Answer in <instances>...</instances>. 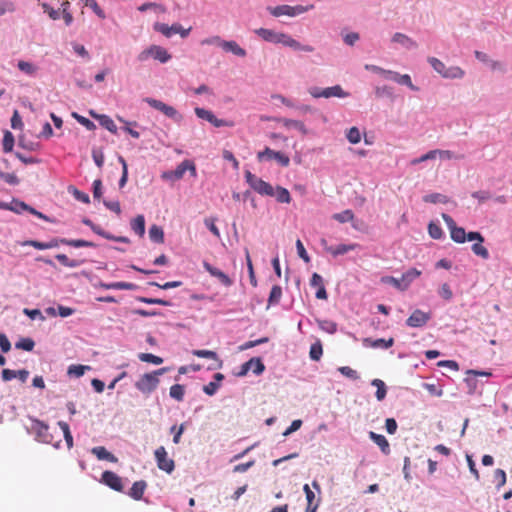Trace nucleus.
I'll use <instances>...</instances> for the list:
<instances>
[{
  "mask_svg": "<svg viewBox=\"0 0 512 512\" xmlns=\"http://www.w3.org/2000/svg\"><path fill=\"white\" fill-rule=\"evenodd\" d=\"M90 367L86 365H71L68 368V374L70 376H74L76 378H80L85 374L86 370H89Z\"/></svg>",
  "mask_w": 512,
  "mask_h": 512,
  "instance_id": "de8ad7c7",
  "label": "nucleus"
},
{
  "mask_svg": "<svg viewBox=\"0 0 512 512\" xmlns=\"http://www.w3.org/2000/svg\"><path fill=\"white\" fill-rule=\"evenodd\" d=\"M252 366H257V369H254L255 374H260L265 370V365H263L260 358H251L245 363L241 365L240 373L238 376H244L251 370Z\"/></svg>",
  "mask_w": 512,
  "mask_h": 512,
  "instance_id": "aec40b11",
  "label": "nucleus"
},
{
  "mask_svg": "<svg viewBox=\"0 0 512 512\" xmlns=\"http://www.w3.org/2000/svg\"><path fill=\"white\" fill-rule=\"evenodd\" d=\"M203 268H204V270H206V272L210 273L211 276L218 279V281H220V283L223 286L229 287L232 285V279L230 277H228V275L225 274L220 269L212 266L211 264H209L207 262H203Z\"/></svg>",
  "mask_w": 512,
  "mask_h": 512,
  "instance_id": "6ab92c4d",
  "label": "nucleus"
},
{
  "mask_svg": "<svg viewBox=\"0 0 512 512\" xmlns=\"http://www.w3.org/2000/svg\"><path fill=\"white\" fill-rule=\"evenodd\" d=\"M282 296V289L280 286L275 285L271 288L269 296V305H275L280 302Z\"/></svg>",
  "mask_w": 512,
  "mask_h": 512,
  "instance_id": "09e8293b",
  "label": "nucleus"
},
{
  "mask_svg": "<svg viewBox=\"0 0 512 512\" xmlns=\"http://www.w3.org/2000/svg\"><path fill=\"white\" fill-rule=\"evenodd\" d=\"M274 44H281V45L290 47L291 49L301 50V51H304L306 53L313 52V47L312 46H310V45H302V44L298 43L297 40H295L294 38L289 36L288 34L282 33V32H280L279 35H277L276 40L274 41Z\"/></svg>",
  "mask_w": 512,
  "mask_h": 512,
  "instance_id": "f8f14e48",
  "label": "nucleus"
},
{
  "mask_svg": "<svg viewBox=\"0 0 512 512\" xmlns=\"http://www.w3.org/2000/svg\"><path fill=\"white\" fill-rule=\"evenodd\" d=\"M428 233L431 238L436 239V240L441 239L443 236L442 228H440L439 225H437L433 222H430L428 224Z\"/></svg>",
  "mask_w": 512,
  "mask_h": 512,
  "instance_id": "6e6d98bb",
  "label": "nucleus"
},
{
  "mask_svg": "<svg viewBox=\"0 0 512 512\" xmlns=\"http://www.w3.org/2000/svg\"><path fill=\"white\" fill-rule=\"evenodd\" d=\"M310 95L314 98H326L329 99L331 97H339L345 98L349 96L348 92H345L340 85H335L333 87H326L321 89L319 87H312L310 89Z\"/></svg>",
  "mask_w": 512,
  "mask_h": 512,
  "instance_id": "1a4fd4ad",
  "label": "nucleus"
},
{
  "mask_svg": "<svg viewBox=\"0 0 512 512\" xmlns=\"http://www.w3.org/2000/svg\"><path fill=\"white\" fill-rule=\"evenodd\" d=\"M339 372L341 375H343L346 378H350L353 380L359 379V374L349 366H341L339 368Z\"/></svg>",
  "mask_w": 512,
  "mask_h": 512,
  "instance_id": "e2e57ef3",
  "label": "nucleus"
},
{
  "mask_svg": "<svg viewBox=\"0 0 512 512\" xmlns=\"http://www.w3.org/2000/svg\"><path fill=\"white\" fill-rule=\"evenodd\" d=\"M421 275V271L416 268H410L403 273L400 279L394 278L393 276H383L380 281L384 284H390L399 291H405L409 288L411 282Z\"/></svg>",
  "mask_w": 512,
  "mask_h": 512,
  "instance_id": "f03ea898",
  "label": "nucleus"
},
{
  "mask_svg": "<svg viewBox=\"0 0 512 512\" xmlns=\"http://www.w3.org/2000/svg\"><path fill=\"white\" fill-rule=\"evenodd\" d=\"M138 358L143 362H147L156 366L163 363V358L158 357L157 355L154 354L142 353L138 354Z\"/></svg>",
  "mask_w": 512,
  "mask_h": 512,
  "instance_id": "c03bdc74",
  "label": "nucleus"
},
{
  "mask_svg": "<svg viewBox=\"0 0 512 512\" xmlns=\"http://www.w3.org/2000/svg\"><path fill=\"white\" fill-rule=\"evenodd\" d=\"M149 238L153 242H156L158 244H162L164 242V232H163V229L160 226L156 225V224L151 225L150 228H149Z\"/></svg>",
  "mask_w": 512,
  "mask_h": 512,
  "instance_id": "72a5a7b5",
  "label": "nucleus"
},
{
  "mask_svg": "<svg viewBox=\"0 0 512 512\" xmlns=\"http://www.w3.org/2000/svg\"><path fill=\"white\" fill-rule=\"evenodd\" d=\"M100 287L104 289H114V290H134L137 288L135 284L127 283V282H115V283H100Z\"/></svg>",
  "mask_w": 512,
  "mask_h": 512,
  "instance_id": "473e14b6",
  "label": "nucleus"
},
{
  "mask_svg": "<svg viewBox=\"0 0 512 512\" xmlns=\"http://www.w3.org/2000/svg\"><path fill=\"white\" fill-rule=\"evenodd\" d=\"M153 29L158 33L163 34V36L165 37H170L174 34H179L183 38L187 37L189 32L191 31V28L184 29L180 24H173L169 26L167 24L159 22L153 24Z\"/></svg>",
  "mask_w": 512,
  "mask_h": 512,
  "instance_id": "9b49d317",
  "label": "nucleus"
},
{
  "mask_svg": "<svg viewBox=\"0 0 512 512\" xmlns=\"http://www.w3.org/2000/svg\"><path fill=\"white\" fill-rule=\"evenodd\" d=\"M147 488V482L144 480H140L134 482L132 487L129 489V496L134 500H140L143 498L144 491Z\"/></svg>",
  "mask_w": 512,
  "mask_h": 512,
  "instance_id": "a878e982",
  "label": "nucleus"
},
{
  "mask_svg": "<svg viewBox=\"0 0 512 512\" xmlns=\"http://www.w3.org/2000/svg\"><path fill=\"white\" fill-rule=\"evenodd\" d=\"M15 11V5L12 1H0V16Z\"/></svg>",
  "mask_w": 512,
  "mask_h": 512,
  "instance_id": "774afa93",
  "label": "nucleus"
},
{
  "mask_svg": "<svg viewBox=\"0 0 512 512\" xmlns=\"http://www.w3.org/2000/svg\"><path fill=\"white\" fill-rule=\"evenodd\" d=\"M154 457H156L157 466L159 469L171 474L174 470L173 459L168 458L167 451L163 446L159 447L154 451Z\"/></svg>",
  "mask_w": 512,
  "mask_h": 512,
  "instance_id": "2eb2a0df",
  "label": "nucleus"
},
{
  "mask_svg": "<svg viewBox=\"0 0 512 512\" xmlns=\"http://www.w3.org/2000/svg\"><path fill=\"white\" fill-rule=\"evenodd\" d=\"M333 219L339 221L340 223H345L354 220V212L350 209H346L342 212L335 213L333 215Z\"/></svg>",
  "mask_w": 512,
  "mask_h": 512,
  "instance_id": "a18cd8bd",
  "label": "nucleus"
},
{
  "mask_svg": "<svg viewBox=\"0 0 512 512\" xmlns=\"http://www.w3.org/2000/svg\"><path fill=\"white\" fill-rule=\"evenodd\" d=\"M186 171L191 172L192 177L197 175V170H195L194 163L191 160H184L179 163L176 169L162 173V178L164 180L177 181L183 178Z\"/></svg>",
  "mask_w": 512,
  "mask_h": 512,
  "instance_id": "423d86ee",
  "label": "nucleus"
},
{
  "mask_svg": "<svg viewBox=\"0 0 512 512\" xmlns=\"http://www.w3.org/2000/svg\"><path fill=\"white\" fill-rule=\"evenodd\" d=\"M90 115L95 119H98L100 125L104 126V128L109 130L110 133L116 134L118 131V127L115 125L113 119H111L108 115H98L93 111H90Z\"/></svg>",
  "mask_w": 512,
  "mask_h": 512,
  "instance_id": "b1692460",
  "label": "nucleus"
},
{
  "mask_svg": "<svg viewBox=\"0 0 512 512\" xmlns=\"http://www.w3.org/2000/svg\"><path fill=\"white\" fill-rule=\"evenodd\" d=\"M346 139H348L351 144L359 143L361 139L359 129L355 126L350 128L348 134H346Z\"/></svg>",
  "mask_w": 512,
  "mask_h": 512,
  "instance_id": "bf43d9fd",
  "label": "nucleus"
},
{
  "mask_svg": "<svg viewBox=\"0 0 512 512\" xmlns=\"http://www.w3.org/2000/svg\"><path fill=\"white\" fill-rule=\"evenodd\" d=\"M372 385L376 387V392H375L376 400H378V401L384 400V398L386 396V387H385L384 381L381 379H374L372 381Z\"/></svg>",
  "mask_w": 512,
  "mask_h": 512,
  "instance_id": "79ce46f5",
  "label": "nucleus"
},
{
  "mask_svg": "<svg viewBox=\"0 0 512 512\" xmlns=\"http://www.w3.org/2000/svg\"><path fill=\"white\" fill-rule=\"evenodd\" d=\"M258 162L265 160H275L281 167H288L290 165V158L280 151H274L266 147L265 150L257 153Z\"/></svg>",
  "mask_w": 512,
  "mask_h": 512,
  "instance_id": "9d476101",
  "label": "nucleus"
},
{
  "mask_svg": "<svg viewBox=\"0 0 512 512\" xmlns=\"http://www.w3.org/2000/svg\"><path fill=\"white\" fill-rule=\"evenodd\" d=\"M92 157L96 167L102 168L104 165V152L100 148H94L92 150Z\"/></svg>",
  "mask_w": 512,
  "mask_h": 512,
  "instance_id": "13d9d810",
  "label": "nucleus"
},
{
  "mask_svg": "<svg viewBox=\"0 0 512 512\" xmlns=\"http://www.w3.org/2000/svg\"><path fill=\"white\" fill-rule=\"evenodd\" d=\"M139 301L142 303H147L149 305H162V306H170V302L167 300H163L161 298H146V297H139Z\"/></svg>",
  "mask_w": 512,
  "mask_h": 512,
  "instance_id": "680f3d73",
  "label": "nucleus"
},
{
  "mask_svg": "<svg viewBox=\"0 0 512 512\" xmlns=\"http://www.w3.org/2000/svg\"><path fill=\"white\" fill-rule=\"evenodd\" d=\"M194 113H196L198 118L206 120L211 125H213V127H231L232 126V122H228L226 120L217 118L216 115H214L211 110H206L201 107H196V109H194Z\"/></svg>",
  "mask_w": 512,
  "mask_h": 512,
  "instance_id": "ddd939ff",
  "label": "nucleus"
},
{
  "mask_svg": "<svg viewBox=\"0 0 512 512\" xmlns=\"http://www.w3.org/2000/svg\"><path fill=\"white\" fill-rule=\"evenodd\" d=\"M61 245H69L74 248H82V247H94V243L88 240H68V239H60Z\"/></svg>",
  "mask_w": 512,
  "mask_h": 512,
  "instance_id": "a19ab883",
  "label": "nucleus"
},
{
  "mask_svg": "<svg viewBox=\"0 0 512 512\" xmlns=\"http://www.w3.org/2000/svg\"><path fill=\"white\" fill-rule=\"evenodd\" d=\"M393 345H394V338H390V339L378 338L375 340H373L371 338L363 339V346H365V347L388 349V348L393 347Z\"/></svg>",
  "mask_w": 512,
  "mask_h": 512,
  "instance_id": "412c9836",
  "label": "nucleus"
},
{
  "mask_svg": "<svg viewBox=\"0 0 512 512\" xmlns=\"http://www.w3.org/2000/svg\"><path fill=\"white\" fill-rule=\"evenodd\" d=\"M192 355L197 358H207L215 361V366L210 367V369H219L222 367V360L219 359L217 353L212 350H194L192 351Z\"/></svg>",
  "mask_w": 512,
  "mask_h": 512,
  "instance_id": "5701e85b",
  "label": "nucleus"
},
{
  "mask_svg": "<svg viewBox=\"0 0 512 512\" xmlns=\"http://www.w3.org/2000/svg\"><path fill=\"white\" fill-rule=\"evenodd\" d=\"M0 178L10 185H17L19 183V178L16 177L15 173H4L0 170Z\"/></svg>",
  "mask_w": 512,
  "mask_h": 512,
  "instance_id": "69168bd1",
  "label": "nucleus"
},
{
  "mask_svg": "<svg viewBox=\"0 0 512 512\" xmlns=\"http://www.w3.org/2000/svg\"><path fill=\"white\" fill-rule=\"evenodd\" d=\"M83 2H84V6L91 8L93 10L94 14L96 16H98L100 19L105 18L104 10L102 8H100V6L97 4V2L95 0H86Z\"/></svg>",
  "mask_w": 512,
  "mask_h": 512,
  "instance_id": "3c124183",
  "label": "nucleus"
},
{
  "mask_svg": "<svg viewBox=\"0 0 512 512\" xmlns=\"http://www.w3.org/2000/svg\"><path fill=\"white\" fill-rule=\"evenodd\" d=\"M467 239L468 241H477V243L472 245V251L475 255L483 259L488 258V250L482 245L483 236L480 232H468Z\"/></svg>",
  "mask_w": 512,
  "mask_h": 512,
  "instance_id": "f3484780",
  "label": "nucleus"
},
{
  "mask_svg": "<svg viewBox=\"0 0 512 512\" xmlns=\"http://www.w3.org/2000/svg\"><path fill=\"white\" fill-rule=\"evenodd\" d=\"M320 243L322 247H324L325 252L334 257H339L354 251L355 249H359V244H339L336 246H329L325 239H321Z\"/></svg>",
  "mask_w": 512,
  "mask_h": 512,
  "instance_id": "4468645a",
  "label": "nucleus"
},
{
  "mask_svg": "<svg viewBox=\"0 0 512 512\" xmlns=\"http://www.w3.org/2000/svg\"><path fill=\"white\" fill-rule=\"evenodd\" d=\"M55 259L59 261V263L68 268H76L81 265L79 260H70L65 254H58L55 256Z\"/></svg>",
  "mask_w": 512,
  "mask_h": 512,
  "instance_id": "37998d69",
  "label": "nucleus"
},
{
  "mask_svg": "<svg viewBox=\"0 0 512 512\" xmlns=\"http://www.w3.org/2000/svg\"><path fill=\"white\" fill-rule=\"evenodd\" d=\"M313 9V5L302 6V5H279L270 10V13L275 17L289 16L295 17L297 15L304 14Z\"/></svg>",
  "mask_w": 512,
  "mask_h": 512,
  "instance_id": "0eeeda50",
  "label": "nucleus"
},
{
  "mask_svg": "<svg viewBox=\"0 0 512 512\" xmlns=\"http://www.w3.org/2000/svg\"><path fill=\"white\" fill-rule=\"evenodd\" d=\"M102 482L115 491H123V482L118 474L113 471L105 470L102 474Z\"/></svg>",
  "mask_w": 512,
  "mask_h": 512,
  "instance_id": "a211bd4d",
  "label": "nucleus"
},
{
  "mask_svg": "<svg viewBox=\"0 0 512 512\" xmlns=\"http://www.w3.org/2000/svg\"><path fill=\"white\" fill-rule=\"evenodd\" d=\"M34 430H35V433H36V437H38V440L40 442H43V443H50V439H49V426L40 421V420H35L34 421Z\"/></svg>",
  "mask_w": 512,
  "mask_h": 512,
  "instance_id": "4be33fe9",
  "label": "nucleus"
},
{
  "mask_svg": "<svg viewBox=\"0 0 512 512\" xmlns=\"http://www.w3.org/2000/svg\"><path fill=\"white\" fill-rule=\"evenodd\" d=\"M449 233H451V238L454 242L464 243L465 241H468V233L464 231L463 227L449 229Z\"/></svg>",
  "mask_w": 512,
  "mask_h": 512,
  "instance_id": "4c0bfd02",
  "label": "nucleus"
},
{
  "mask_svg": "<svg viewBox=\"0 0 512 512\" xmlns=\"http://www.w3.org/2000/svg\"><path fill=\"white\" fill-rule=\"evenodd\" d=\"M277 122L282 124V126L286 128H294L298 130L299 132H301L302 135L307 134L305 125L299 120H294L290 118H279L277 119Z\"/></svg>",
  "mask_w": 512,
  "mask_h": 512,
  "instance_id": "bb28decb",
  "label": "nucleus"
},
{
  "mask_svg": "<svg viewBox=\"0 0 512 512\" xmlns=\"http://www.w3.org/2000/svg\"><path fill=\"white\" fill-rule=\"evenodd\" d=\"M221 48L228 53L234 54L237 57L246 56V51L243 48L239 47V45L236 43V41H233V40H230V41L226 40V42L221 43Z\"/></svg>",
  "mask_w": 512,
  "mask_h": 512,
  "instance_id": "c756f323",
  "label": "nucleus"
},
{
  "mask_svg": "<svg viewBox=\"0 0 512 512\" xmlns=\"http://www.w3.org/2000/svg\"><path fill=\"white\" fill-rule=\"evenodd\" d=\"M15 347L24 351H32L35 342L30 338H21L20 341L16 342Z\"/></svg>",
  "mask_w": 512,
  "mask_h": 512,
  "instance_id": "5fc2aeb1",
  "label": "nucleus"
},
{
  "mask_svg": "<svg viewBox=\"0 0 512 512\" xmlns=\"http://www.w3.org/2000/svg\"><path fill=\"white\" fill-rule=\"evenodd\" d=\"M204 225H206L207 229L211 231L213 236L220 238L221 233L219 232L217 226H216V219L215 218H206L204 219Z\"/></svg>",
  "mask_w": 512,
  "mask_h": 512,
  "instance_id": "052dcab7",
  "label": "nucleus"
},
{
  "mask_svg": "<svg viewBox=\"0 0 512 512\" xmlns=\"http://www.w3.org/2000/svg\"><path fill=\"white\" fill-rule=\"evenodd\" d=\"M388 77H390L391 80H393L399 84L406 85V86H408V88H410L412 90H416V87L411 82L410 76L407 74L400 75L396 72H393V74H390Z\"/></svg>",
  "mask_w": 512,
  "mask_h": 512,
  "instance_id": "e433bc0d",
  "label": "nucleus"
},
{
  "mask_svg": "<svg viewBox=\"0 0 512 512\" xmlns=\"http://www.w3.org/2000/svg\"><path fill=\"white\" fill-rule=\"evenodd\" d=\"M144 101H146V103H148V105L154 108L155 110L163 113V115L167 118L177 122L182 120V115H180L174 107L169 106L158 99L146 98L144 99Z\"/></svg>",
  "mask_w": 512,
  "mask_h": 512,
  "instance_id": "6e6552de",
  "label": "nucleus"
},
{
  "mask_svg": "<svg viewBox=\"0 0 512 512\" xmlns=\"http://www.w3.org/2000/svg\"><path fill=\"white\" fill-rule=\"evenodd\" d=\"M167 371V368H161L158 370H154L150 373H144L139 377L134 386H136L138 391L141 392L142 394L149 395L158 388L159 376L166 374Z\"/></svg>",
  "mask_w": 512,
  "mask_h": 512,
  "instance_id": "f257e3e1",
  "label": "nucleus"
},
{
  "mask_svg": "<svg viewBox=\"0 0 512 512\" xmlns=\"http://www.w3.org/2000/svg\"><path fill=\"white\" fill-rule=\"evenodd\" d=\"M245 178L248 186H250L256 193L269 197H273L275 194V189L269 182L257 177L252 172L247 170L245 172Z\"/></svg>",
  "mask_w": 512,
  "mask_h": 512,
  "instance_id": "20e7f679",
  "label": "nucleus"
},
{
  "mask_svg": "<svg viewBox=\"0 0 512 512\" xmlns=\"http://www.w3.org/2000/svg\"><path fill=\"white\" fill-rule=\"evenodd\" d=\"M58 425H59V428L61 429V431H63L66 445H68V448H71L72 447V436L70 433L69 424H67L64 421H59Z\"/></svg>",
  "mask_w": 512,
  "mask_h": 512,
  "instance_id": "4d7b16f0",
  "label": "nucleus"
},
{
  "mask_svg": "<svg viewBox=\"0 0 512 512\" xmlns=\"http://www.w3.org/2000/svg\"><path fill=\"white\" fill-rule=\"evenodd\" d=\"M18 68L20 71H22L24 74L26 75H29V76H35L37 71L39 70L38 67H36L35 64L33 63H30L28 61H25V60H20L18 62Z\"/></svg>",
  "mask_w": 512,
  "mask_h": 512,
  "instance_id": "c9c22d12",
  "label": "nucleus"
},
{
  "mask_svg": "<svg viewBox=\"0 0 512 512\" xmlns=\"http://www.w3.org/2000/svg\"><path fill=\"white\" fill-rule=\"evenodd\" d=\"M153 58L161 63H167L170 60V55L164 47L158 45H150L139 52L137 59L140 62L147 61L149 58Z\"/></svg>",
  "mask_w": 512,
  "mask_h": 512,
  "instance_id": "39448f33",
  "label": "nucleus"
},
{
  "mask_svg": "<svg viewBox=\"0 0 512 512\" xmlns=\"http://www.w3.org/2000/svg\"><path fill=\"white\" fill-rule=\"evenodd\" d=\"M430 317L431 315L429 312H424L422 310L417 309L414 310L412 314H410L405 323H407V326L413 328L424 327L429 322Z\"/></svg>",
  "mask_w": 512,
  "mask_h": 512,
  "instance_id": "dca6fc26",
  "label": "nucleus"
},
{
  "mask_svg": "<svg viewBox=\"0 0 512 512\" xmlns=\"http://www.w3.org/2000/svg\"><path fill=\"white\" fill-rule=\"evenodd\" d=\"M318 324H319V327H320L321 331H323L325 333H328L330 335L335 334V332L337 330V325L333 321L321 320V321L318 322Z\"/></svg>",
  "mask_w": 512,
  "mask_h": 512,
  "instance_id": "49530a36",
  "label": "nucleus"
},
{
  "mask_svg": "<svg viewBox=\"0 0 512 512\" xmlns=\"http://www.w3.org/2000/svg\"><path fill=\"white\" fill-rule=\"evenodd\" d=\"M369 438L375 443V445L380 448V451H382L385 455L390 453L389 442L384 435L369 432Z\"/></svg>",
  "mask_w": 512,
  "mask_h": 512,
  "instance_id": "393cba45",
  "label": "nucleus"
},
{
  "mask_svg": "<svg viewBox=\"0 0 512 512\" xmlns=\"http://www.w3.org/2000/svg\"><path fill=\"white\" fill-rule=\"evenodd\" d=\"M184 386L182 384H173L171 388H169V397L181 402L184 398Z\"/></svg>",
  "mask_w": 512,
  "mask_h": 512,
  "instance_id": "58836bf2",
  "label": "nucleus"
},
{
  "mask_svg": "<svg viewBox=\"0 0 512 512\" xmlns=\"http://www.w3.org/2000/svg\"><path fill=\"white\" fill-rule=\"evenodd\" d=\"M429 65L432 66L434 71L438 72L443 78L446 79H461L464 77V71L458 66L447 67L443 62L435 57L428 58Z\"/></svg>",
  "mask_w": 512,
  "mask_h": 512,
  "instance_id": "7ed1b4c3",
  "label": "nucleus"
},
{
  "mask_svg": "<svg viewBox=\"0 0 512 512\" xmlns=\"http://www.w3.org/2000/svg\"><path fill=\"white\" fill-rule=\"evenodd\" d=\"M392 41L394 43H398L399 45L407 49H414L418 46V44H416V42L413 41L412 38L400 32H397L396 34L393 35Z\"/></svg>",
  "mask_w": 512,
  "mask_h": 512,
  "instance_id": "c85d7f7f",
  "label": "nucleus"
},
{
  "mask_svg": "<svg viewBox=\"0 0 512 512\" xmlns=\"http://www.w3.org/2000/svg\"><path fill=\"white\" fill-rule=\"evenodd\" d=\"M130 228H132L133 232H135L140 237L144 236L145 233V220L143 215H138L134 217L132 222H130Z\"/></svg>",
  "mask_w": 512,
  "mask_h": 512,
  "instance_id": "2f4dec72",
  "label": "nucleus"
},
{
  "mask_svg": "<svg viewBox=\"0 0 512 512\" xmlns=\"http://www.w3.org/2000/svg\"><path fill=\"white\" fill-rule=\"evenodd\" d=\"M255 33L258 37L262 38V40L273 43L280 32L267 28H257Z\"/></svg>",
  "mask_w": 512,
  "mask_h": 512,
  "instance_id": "f704fd0d",
  "label": "nucleus"
},
{
  "mask_svg": "<svg viewBox=\"0 0 512 512\" xmlns=\"http://www.w3.org/2000/svg\"><path fill=\"white\" fill-rule=\"evenodd\" d=\"M69 192L71 194H73V196L75 197V199L85 203V204H88L89 203V196L86 194V193H83L79 190H77L76 188L74 187H69Z\"/></svg>",
  "mask_w": 512,
  "mask_h": 512,
  "instance_id": "338daca9",
  "label": "nucleus"
},
{
  "mask_svg": "<svg viewBox=\"0 0 512 512\" xmlns=\"http://www.w3.org/2000/svg\"><path fill=\"white\" fill-rule=\"evenodd\" d=\"M14 143L15 139L13 138V135L10 131H6L4 134V139H2V149H4L6 153H9L12 151Z\"/></svg>",
  "mask_w": 512,
  "mask_h": 512,
  "instance_id": "8fccbe9b",
  "label": "nucleus"
},
{
  "mask_svg": "<svg viewBox=\"0 0 512 512\" xmlns=\"http://www.w3.org/2000/svg\"><path fill=\"white\" fill-rule=\"evenodd\" d=\"M310 358L312 361H319L322 356V345L321 342H316L311 345L310 352H309Z\"/></svg>",
  "mask_w": 512,
  "mask_h": 512,
  "instance_id": "864d4df0",
  "label": "nucleus"
},
{
  "mask_svg": "<svg viewBox=\"0 0 512 512\" xmlns=\"http://www.w3.org/2000/svg\"><path fill=\"white\" fill-rule=\"evenodd\" d=\"M304 492L306 495V501H308V505H306V512H316L319 507V502H315V494L310 489L308 484L304 485Z\"/></svg>",
  "mask_w": 512,
  "mask_h": 512,
  "instance_id": "7c9ffc66",
  "label": "nucleus"
},
{
  "mask_svg": "<svg viewBox=\"0 0 512 512\" xmlns=\"http://www.w3.org/2000/svg\"><path fill=\"white\" fill-rule=\"evenodd\" d=\"M118 161L120 165H122V177L119 179V188H123L128 182V165L125 162V159L121 156L118 157Z\"/></svg>",
  "mask_w": 512,
  "mask_h": 512,
  "instance_id": "603ef678",
  "label": "nucleus"
},
{
  "mask_svg": "<svg viewBox=\"0 0 512 512\" xmlns=\"http://www.w3.org/2000/svg\"><path fill=\"white\" fill-rule=\"evenodd\" d=\"M92 453L98 460H107L110 463H117L118 458L115 457L114 454L108 452V450L105 447H93Z\"/></svg>",
  "mask_w": 512,
  "mask_h": 512,
  "instance_id": "cd10ccee",
  "label": "nucleus"
},
{
  "mask_svg": "<svg viewBox=\"0 0 512 512\" xmlns=\"http://www.w3.org/2000/svg\"><path fill=\"white\" fill-rule=\"evenodd\" d=\"M274 196H276V200L280 203L288 204L291 202L290 192L284 187L277 186Z\"/></svg>",
  "mask_w": 512,
  "mask_h": 512,
  "instance_id": "ea45409f",
  "label": "nucleus"
},
{
  "mask_svg": "<svg viewBox=\"0 0 512 512\" xmlns=\"http://www.w3.org/2000/svg\"><path fill=\"white\" fill-rule=\"evenodd\" d=\"M73 116L76 119V121L79 122L80 124H82L83 126H85L86 129H88L90 131L95 129L94 122L89 120V118L83 117V116L75 114V113L73 114Z\"/></svg>",
  "mask_w": 512,
  "mask_h": 512,
  "instance_id": "0e129e2a",
  "label": "nucleus"
}]
</instances>
